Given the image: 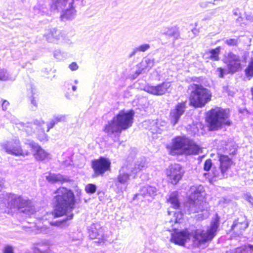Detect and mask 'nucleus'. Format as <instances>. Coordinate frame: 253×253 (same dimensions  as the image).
<instances>
[{
	"label": "nucleus",
	"mask_w": 253,
	"mask_h": 253,
	"mask_svg": "<svg viewBox=\"0 0 253 253\" xmlns=\"http://www.w3.org/2000/svg\"><path fill=\"white\" fill-rule=\"evenodd\" d=\"M190 234L187 230L175 231L171 235V241L175 244L183 246L189 239Z\"/></svg>",
	"instance_id": "obj_20"
},
{
	"label": "nucleus",
	"mask_w": 253,
	"mask_h": 253,
	"mask_svg": "<svg viewBox=\"0 0 253 253\" xmlns=\"http://www.w3.org/2000/svg\"><path fill=\"white\" fill-rule=\"evenodd\" d=\"M220 47H217L215 49H212L207 53L209 57L212 60L216 61L219 59L218 55L220 52Z\"/></svg>",
	"instance_id": "obj_34"
},
{
	"label": "nucleus",
	"mask_w": 253,
	"mask_h": 253,
	"mask_svg": "<svg viewBox=\"0 0 253 253\" xmlns=\"http://www.w3.org/2000/svg\"><path fill=\"white\" fill-rule=\"evenodd\" d=\"M40 232L44 234H49L50 233L51 230L44 225L43 226L40 227Z\"/></svg>",
	"instance_id": "obj_43"
},
{
	"label": "nucleus",
	"mask_w": 253,
	"mask_h": 253,
	"mask_svg": "<svg viewBox=\"0 0 253 253\" xmlns=\"http://www.w3.org/2000/svg\"><path fill=\"white\" fill-rule=\"evenodd\" d=\"M171 155H197L200 150L199 146L184 136H177L172 139V145L169 148Z\"/></svg>",
	"instance_id": "obj_4"
},
{
	"label": "nucleus",
	"mask_w": 253,
	"mask_h": 253,
	"mask_svg": "<svg viewBox=\"0 0 253 253\" xmlns=\"http://www.w3.org/2000/svg\"><path fill=\"white\" fill-rule=\"evenodd\" d=\"M73 1L74 0H52L51 8L58 10H62L67 3L70 6Z\"/></svg>",
	"instance_id": "obj_24"
},
{
	"label": "nucleus",
	"mask_w": 253,
	"mask_h": 253,
	"mask_svg": "<svg viewBox=\"0 0 253 253\" xmlns=\"http://www.w3.org/2000/svg\"><path fill=\"white\" fill-rule=\"evenodd\" d=\"M69 9H67L65 11H63L62 14L61 15V18L62 20L72 19L75 17L76 11L73 7L72 5L71 4Z\"/></svg>",
	"instance_id": "obj_27"
},
{
	"label": "nucleus",
	"mask_w": 253,
	"mask_h": 253,
	"mask_svg": "<svg viewBox=\"0 0 253 253\" xmlns=\"http://www.w3.org/2000/svg\"><path fill=\"white\" fill-rule=\"evenodd\" d=\"M133 116L134 112L132 110L120 111L105 125L104 127V132L114 141H118L122 131L131 126Z\"/></svg>",
	"instance_id": "obj_1"
},
{
	"label": "nucleus",
	"mask_w": 253,
	"mask_h": 253,
	"mask_svg": "<svg viewBox=\"0 0 253 253\" xmlns=\"http://www.w3.org/2000/svg\"><path fill=\"white\" fill-rule=\"evenodd\" d=\"M88 234L90 239H99L103 235V229L99 223L92 224L88 228Z\"/></svg>",
	"instance_id": "obj_23"
},
{
	"label": "nucleus",
	"mask_w": 253,
	"mask_h": 253,
	"mask_svg": "<svg viewBox=\"0 0 253 253\" xmlns=\"http://www.w3.org/2000/svg\"><path fill=\"white\" fill-rule=\"evenodd\" d=\"M30 145L35 151V157L37 160L41 161H48L51 159L49 153L42 149L38 144L31 142Z\"/></svg>",
	"instance_id": "obj_19"
},
{
	"label": "nucleus",
	"mask_w": 253,
	"mask_h": 253,
	"mask_svg": "<svg viewBox=\"0 0 253 253\" xmlns=\"http://www.w3.org/2000/svg\"><path fill=\"white\" fill-rule=\"evenodd\" d=\"M147 167L145 159H141L135 163L124 164L119 170V174L115 182L118 192H122L125 190L130 177H135L137 173L145 169Z\"/></svg>",
	"instance_id": "obj_2"
},
{
	"label": "nucleus",
	"mask_w": 253,
	"mask_h": 253,
	"mask_svg": "<svg viewBox=\"0 0 253 253\" xmlns=\"http://www.w3.org/2000/svg\"><path fill=\"white\" fill-rule=\"evenodd\" d=\"M154 63L155 60L154 59L145 58L139 64V66L140 68L149 71L153 67Z\"/></svg>",
	"instance_id": "obj_31"
},
{
	"label": "nucleus",
	"mask_w": 253,
	"mask_h": 253,
	"mask_svg": "<svg viewBox=\"0 0 253 253\" xmlns=\"http://www.w3.org/2000/svg\"><path fill=\"white\" fill-rule=\"evenodd\" d=\"M253 56L251 57L250 61L248 67L245 69V74L247 76H253V51L252 52Z\"/></svg>",
	"instance_id": "obj_35"
},
{
	"label": "nucleus",
	"mask_w": 253,
	"mask_h": 253,
	"mask_svg": "<svg viewBox=\"0 0 253 253\" xmlns=\"http://www.w3.org/2000/svg\"><path fill=\"white\" fill-rule=\"evenodd\" d=\"M50 224L51 225H55V223H54V224H53V223H52V222H51V223H50Z\"/></svg>",
	"instance_id": "obj_63"
},
{
	"label": "nucleus",
	"mask_w": 253,
	"mask_h": 253,
	"mask_svg": "<svg viewBox=\"0 0 253 253\" xmlns=\"http://www.w3.org/2000/svg\"><path fill=\"white\" fill-rule=\"evenodd\" d=\"M166 174L169 181L172 184H176L182 178L184 171L179 164L170 166L167 170Z\"/></svg>",
	"instance_id": "obj_13"
},
{
	"label": "nucleus",
	"mask_w": 253,
	"mask_h": 253,
	"mask_svg": "<svg viewBox=\"0 0 253 253\" xmlns=\"http://www.w3.org/2000/svg\"><path fill=\"white\" fill-rule=\"evenodd\" d=\"M46 179L49 182L51 183L65 181L63 176L60 174L49 173L48 175L46 176Z\"/></svg>",
	"instance_id": "obj_30"
},
{
	"label": "nucleus",
	"mask_w": 253,
	"mask_h": 253,
	"mask_svg": "<svg viewBox=\"0 0 253 253\" xmlns=\"http://www.w3.org/2000/svg\"><path fill=\"white\" fill-rule=\"evenodd\" d=\"M185 108L186 102H183L178 103L174 109L171 110L169 120L173 126L177 123L180 118L185 112Z\"/></svg>",
	"instance_id": "obj_17"
},
{
	"label": "nucleus",
	"mask_w": 253,
	"mask_h": 253,
	"mask_svg": "<svg viewBox=\"0 0 253 253\" xmlns=\"http://www.w3.org/2000/svg\"><path fill=\"white\" fill-rule=\"evenodd\" d=\"M219 225L218 219L215 218L211 223L210 228L206 231L197 229L191 233L193 245L200 247L203 244L211 241L215 235Z\"/></svg>",
	"instance_id": "obj_8"
},
{
	"label": "nucleus",
	"mask_w": 253,
	"mask_h": 253,
	"mask_svg": "<svg viewBox=\"0 0 253 253\" xmlns=\"http://www.w3.org/2000/svg\"><path fill=\"white\" fill-rule=\"evenodd\" d=\"M9 209V208L7 207V202L6 203L4 202L0 203V212H6Z\"/></svg>",
	"instance_id": "obj_41"
},
{
	"label": "nucleus",
	"mask_w": 253,
	"mask_h": 253,
	"mask_svg": "<svg viewBox=\"0 0 253 253\" xmlns=\"http://www.w3.org/2000/svg\"><path fill=\"white\" fill-rule=\"evenodd\" d=\"M234 152H235V151H234L233 152H231V153H230V154H234Z\"/></svg>",
	"instance_id": "obj_64"
},
{
	"label": "nucleus",
	"mask_w": 253,
	"mask_h": 253,
	"mask_svg": "<svg viewBox=\"0 0 253 253\" xmlns=\"http://www.w3.org/2000/svg\"><path fill=\"white\" fill-rule=\"evenodd\" d=\"M54 122H56V124H57L58 122H64L67 119V115H60L54 116L52 119Z\"/></svg>",
	"instance_id": "obj_38"
},
{
	"label": "nucleus",
	"mask_w": 253,
	"mask_h": 253,
	"mask_svg": "<svg viewBox=\"0 0 253 253\" xmlns=\"http://www.w3.org/2000/svg\"><path fill=\"white\" fill-rule=\"evenodd\" d=\"M246 200L252 205H253V197H252L251 195H247L246 196Z\"/></svg>",
	"instance_id": "obj_54"
},
{
	"label": "nucleus",
	"mask_w": 253,
	"mask_h": 253,
	"mask_svg": "<svg viewBox=\"0 0 253 253\" xmlns=\"http://www.w3.org/2000/svg\"><path fill=\"white\" fill-rule=\"evenodd\" d=\"M150 48V45L148 43H145L139 45L137 47L134 48L132 52L130 53L129 57H131L133 56L136 53L138 52H145Z\"/></svg>",
	"instance_id": "obj_32"
},
{
	"label": "nucleus",
	"mask_w": 253,
	"mask_h": 253,
	"mask_svg": "<svg viewBox=\"0 0 253 253\" xmlns=\"http://www.w3.org/2000/svg\"><path fill=\"white\" fill-rule=\"evenodd\" d=\"M157 193V189L155 187L146 185L141 188L139 195H141L147 200L150 201L154 198Z\"/></svg>",
	"instance_id": "obj_22"
},
{
	"label": "nucleus",
	"mask_w": 253,
	"mask_h": 253,
	"mask_svg": "<svg viewBox=\"0 0 253 253\" xmlns=\"http://www.w3.org/2000/svg\"><path fill=\"white\" fill-rule=\"evenodd\" d=\"M96 186L93 184H88L85 186V191L88 194H93L96 192Z\"/></svg>",
	"instance_id": "obj_37"
},
{
	"label": "nucleus",
	"mask_w": 253,
	"mask_h": 253,
	"mask_svg": "<svg viewBox=\"0 0 253 253\" xmlns=\"http://www.w3.org/2000/svg\"><path fill=\"white\" fill-rule=\"evenodd\" d=\"M2 179H1L0 178V187H1L2 185H3V183L2 182Z\"/></svg>",
	"instance_id": "obj_60"
},
{
	"label": "nucleus",
	"mask_w": 253,
	"mask_h": 253,
	"mask_svg": "<svg viewBox=\"0 0 253 253\" xmlns=\"http://www.w3.org/2000/svg\"><path fill=\"white\" fill-rule=\"evenodd\" d=\"M91 167L94 172L93 177L102 176L107 171L110 169L111 162L108 159L101 157L93 161Z\"/></svg>",
	"instance_id": "obj_10"
},
{
	"label": "nucleus",
	"mask_w": 253,
	"mask_h": 253,
	"mask_svg": "<svg viewBox=\"0 0 253 253\" xmlns=\"http://www.w3.org/2000/svg\"><path fill=\"white\" fill-rule=\"evenodd\" d=\"M207 121L211 130L217 129L222 125H230L228 111L218 107L212 109L208 112Z\"/></svg>",
	"instance_id": "obj_6"
},
{
	"label": "nucleus",
	"mask_w": 253,
	"mask_h": 253,
	"mask_svg": "<svg viewBox=\"0 0 253 253\" xmlns=\"http://www.w3.org/2000/svg\"><path fill=\"white\" fill-rule=\"evenodd\" d=\"M34 11L35 14H42V12L41 10V6L39 5H37L34 7Z\"/></svg>",
	"instance_id": "obj_48"
},
{
	"label": "nucleus",
	"mask_w": 253,
	"mask_h": 253,
	"mask_svg": "<svg viewBox=\"0 0 253 253\" xmlns=\"http://www.w3.org/2000/svg\"><path fill=\"white\" fill-rule=\"evenodd\" d=\"M168 202L171 205V207L174 209H178L180 206V203L178 199V195L176 192H172L169 195Z\"/></svg>",
	"instance_id": "obj_29"
},
{
	"label": "nucleus",
	"mask_w": 253,
	"mask_h": 253,
	"mask_svg": "<svg viewBox=\"0 0 253 253\" xmlns=\"http://www.w3.org/2000/svg\"><path fill=\"white\" fill-rule=\"evenodd\" d=\"M70 87H71L73 91H76L77 89V87L75 84H73L72 83H68L66 84V87L68 90H69Z\"/></svg>",
	"instance_id": "obj_47"
},
{
	"label": "nucleus",
	"mask_w": 253,
	"mask_h": 253,
	"mask_svg": "<svg viewBox=\"0 0 253 253\" xmlns=\"http://www.w3.org/2000/svg\"><path fill=\"white\" fill-rule=\"evenodd\" d=\"M216 72H217L218 75L220 78H223L224 74V71L221 68H218L216 70Z\"/></svg>",
	"instance_id": "obj_51"
},
{
	"label": "nucleus",
	"mask_w": 253,
	"mask_h": 253,
	"mask_svg": "<svg viewBox=\"0 0 253 253\" xmlns=\"http://www.w3.org/2000/svg\"><path fill=\"white\" fill-rule=\"evenodd\" d=\"M44 37L50 42L62 41L65 40V38L63 32L56 28L49 29L46 30L44 34Z\"/></svg>",
	"instance_id": "obj_18"
},
{
	"label": "nucleus",
	"mask_w": 253,
	"mask_h": 253,
	"mask_svg": "<svg viewBox=\"0 0 253 253\" xmlns=\"http://www.w3.org/2000/svg\"><path fill=\"white\" fill-rule=\"evenodd\" d=\"M212 162L211 159L207 160L204 164V169L205 170L209 171L211 168Z\"/></svg>",
	"instance_id": "obj_40"
},
{
	"label": "nucleus",
	"mask_w": 253,
	"mask_h": 253,
	"mask_svg": "<svg viewBox=\"0 0 253 253\" xmlns=\"http://www.w3.org/2000/svg\"><path fill=\"white\" fill-rule=\"evenodd\" d=\"M244 250L247 252H250V253H252L253 252V245H248L244 247Z\"/></svg>",
	"instance_id": "obj_50"
},
{
	"label": "nucleus",
	"mask_w": 253,
	"mask_h": 253,
	"mask_svg": "<svg viewBox=\"0 0 253 253\" xmlns=\"http://www.w3.org/2000/svg\"><path fill=\"white\" fill-rule=\"evenodd\" d=\"M199 32V29L195 28L191 30V34H190L189 35V38H193L194 37H195L196 35L198 34Z\"/></svg>",
	"instance_id": "obj_45"
},
{
	"label": "nucleus",
	"mask_w": 253,
	"mask_h": 253,
	"mask_svg": "<svg viewBox=\"0 0 253 253\" xmlns=\"http://www.w3.org/2000/svg\"><path fill=\"white\" fill-rule=\"evenodd\" d=\"M7 207L9 209L18 210L20 212L28 216L33 214L35 212V208L31 203L21 196L12 194L6 195Z\"/></svg>",
	"instance_id": "obj_7"
},
{
	"label": "nucleus",
	"mask_w": 253,
	"mask_h": 253,
	"mask_svg": "<svg viewBox=\"0 0 253 253\" xmlns=\"http://www.w3.org/2000/svg\"><path fill=\"white\" fill-rule=\"evenodd\" d=\"M225 42L229 45H236L238 43V41L236 39H230L226 40Z\"/></svg>",
	"instance_id": "obj_42"
},
{
	"label": "nucleus",
	"mask_w": 253,
	"mask_h": 253,
	"mask_svg": "<svg viewBox=\"0 0 253 253\" xmlns=\"http://www.w3.org/2000/svg\"><path fill=\"white\" fill-rule=\"evenodd\" d=\"M55 194V204L53 211L55 216H61L72 211L76 203L73 192L70 189L60 187Z\"/></svg>",
	"instance_id": "obj_3"
},
{
	"label": "nucleus",
	"mask_w": 253,
	"mask_h": 253,
	"mask_svg": "<svg viewBox=\"0 0 253 253\" xmlns=\"http://www.w3.org/2000/svg\"><path fill=\"white\" fill-rule=\"evenodd\" d=\"M69 68L71 71H76L78 69L79 66L76 62H73L69 65Z\"/></svg>",
	"instance_id": "obj_44"
},
{
	"label": "nucleus",
	"mask_w": 253,
	"mask_h": 253,
	"mask_svg": "<svg viewBox=\"0 0 253 253\" xmlns=\"http://www.w3.org/2000/svg\"><path fill=\"white\" fill-rule=\"evenodd\" d=\"M191 87L193 90L189 98L190 105L196 108H201L211 101L212 95L209 89L195 84H192Z\"/></svg>",
	"instance_id": "obj_5"
},
{
	"label": "nucleus",
	"mask_w": 253,
	"mask_h": 253,
	"mask_svg": "<svg viewBox=\"0 0 253 253\" xmlns=\"http://www.w3.org/2000/svg\"><path fill=\"white\" fill-rule=\"evenodd\" d=\"M161 33L168 38H172L173 42L180 38V31L177 26L164 27Z\"/></svg>",
	"instance_id": "obj_21"
},
{
	"label": "nucleus",
	"mask_w": 253,
	"mask_h": 253,
	"mask_svg": "<svg viewBox=\"0 0 253 253\" xmlns=\"http://www.w3.org/2000/svg\"><path fill=\"white\" fill-rule=\"evenodd\" d=\"M138 69L137 70H136L135 72L136 77L138 76L141 73V72L143 70H144V69H142L141 68H140L139 64L138 65Z\"/></svg>",
	"instance_id": "obj_55"
},
{
	"label": "nucleus",
	"mask_w": 253,
	"mask_h": 253,
	"mask_svg": "<svg viewBox=\"0 0 253 253\" xmlns=\"http://www.w3.org/2000/svg\"><path fill=\"white\" fill-rule=\"evenodd\" d=\"M55 124H56V122H54V121L53 119H52V120L50 121V122H49L48 124H47V132H48V131H49V130H50L51 128H52V127L55 126Z\"/></svg>",
	"instance_id": "obj_49"
},
{
	"label": "nucleus",
	"mask_w": 253,
	"mask_h": 253,
	"mask_svg": "<svg viewBox=\"0 0 253 253\" xmlns=\"http://www.w3.org/2000/svg\"><path fill=\"white\" fill-rule=\"evenodd\" d=\"M224 62L227 64L230 73H234L241 69V60L240 56L232 52L228 54Z\"/></svg>",
	"instance_id": "obj_15"
},
{
	"label": "nucleus",
	"mask_w": 253,
	"mask_h": 253,
	"mask_svg": "<svg viewBox=\"0 0 253 253\" xmlns=\"http://www.w3.org/2000/svg\"><path fill=\"white\" fill-rule=\"evenodd\" d=\"M9 105V103L7 100H3L2 103V110L5 111L7 110L8 106Z\"/></svg>",
	"instance_id": "obj_52"
},
{
	"label": "nucleus",
	"mask_w": 253,
	"mask_h": 253,
	"mask_svg": "<svg viewBox=\"0 0 253 253\" xmlns=\"http://www.w3.org/2000/svg\"><path fill=\"white\" fill-rule=\"evenodd\" d=\"M65 97L68 99H71L72 98V95H71L68 92L66 93Z\"/></svg>",
	"instance_id": "obj_56"
},
{
	"label": "nucleus",
	"mask_w": 253,
	"mask_h": 253,
	"mask_svg": "<svg viewBox=\"0 0 253 253\" xmlns=\"http://www.w3.org/2000/svg\"><path fill=\"white\" fill-rule=\"evenodd\" d=\"M34 253H42V252L38 248H35L34 249Z\"/></svg>",
	"instance_id": "obj_58"
},
{
	"label": "nucleus",
	"mask_w": 253,
	"mask_h": 253,
	"mask_svg": "<svg viewBox=\"0 0 253 253\" xmlns=\"http://www.w3.org/2000/svg\"><path fill=\"white\" fill-rule=\"evenodd\" d=\"M16 76L12 75L5 69L0 68V80L2 81H13Z\"/></svg>",
	"instance_id": "obj_28"
},
{
	"label": "nucleus",
	"mask_w": 253,
	"mask_h": 253,
	"mask_svg": "<svg viewBox=\"0 0 253 253\" xmlns=\"http://www.w3.org/2000/svg\"><path fill=\"white\" fill-rule=\"evenodd\" d=\"M74 84H78L79 83V81H78V80H75L74 81Z\"/></svg>",
	"instance_id": "obj_61"
},
{
	"label": "nucleus",
	"mask_w": 253,
	"mask_h": 253,
	"mask_svg": "<svg viewBox=\"0 0 253 253\" xmlns=\"http://www.w3.org/2000/svg\"><path fill=\"white\" fill-rule=\"evenodd\" d=\"M3 253H13L12 248L10 246L6 247Z\"/></svg>",
	"instance_id": "obj_53"
},
{
	"label": "nucleus",
	"mask_w": 253,
	"mask_h": 253,
	"mask_svg": "<svg viewBox=\"0 0 253 253\" xmlns=\"http://www.w3.org/2000/svg\"><path fill=\"white\" fill-rule=\"evenodd\" d=\"M73 213H71L67 217L66 220H71V219H72L73 218Z\"/></svg>",
	"instance_id": "obj_57"
},
{
	"label": "nucleus",
	"mask_w": 253,
	"mask_h": 253,
	"mask_svg": "<svg viewBox=\"0 0 253 253\" xmlns=\"http://www.w3.org/2000/svg\"><path fill=\"white\" fill-rule=\"evenodd\" d=\"M77 196H79L81 194V190H78L77 191Z\"/></svg>",
	"instance_id": "obj_59"
},
{
	"label": "nucleus",
	"mask_w": 253,
	"mask_h": 253,
	"mask_svg": "<svg viewBox=\"0 0 253 253\" xmlns=\"http://www.w3.org/2000/svg\"><path fill=\"white\" fill-rule=\"evenodd\" d=\"M233 13L235 15H238L237 10H234L233 11Z\"/></svg>",
	"instance_id": "obj_62"
},
{
	"label": "nucleus",
	"mask_w": 253,
	"mask_h": 253,
	"mask_svg": "<svg viewBox=\"0 0 253 253\" xmlns=\"http://www.w3.org/2000/svg\"><path fill=\"white\" fill-rule=\"evenodd\" d=\"M13 123L18 126V128L24 130L28 135H32L34 133L37 126H42L44 124V121L42 120H36L33 123H27L26 124L18 122V121L16 120Z\"/></svg>",
	"instance_id": "obj_16"
},
{
	"label": "nucleus",
	"mask_w": 253,
	"mask_h": 253,
	"mask_svg": "<svg viewBox=\"0 0 253 253\" xmlns=\"http://www.w3.org/2000/svg\"><path fill=\"white\" fill-rule=\"evenodd\" d=\"M220 166L218 168L214 167L212 171L213 176L219 179H222L227 175V172L230 168L232 161L228 156L220 155L219 156Z\"/></svg>",
	"instance_id": "obj_9"
},
{
	"label": "nucleus",
	"mask_w": 253,
	"mask_h": 253,
	"mask_svg": "<svg viewBox=\"0 0 253 253\" xmlns=\"http://www.w3.org/2000/svg\"><path fill=\"white\" fill-rule=\"evenodd\" d=\"M155 128H152L153 133H161L166 128V122L162 121H158L155 123Z\"/></svg>",
	"instance_id": "obj_33"
},
{
	"label": "nucleus",
	"mask_w": 253,
	"mask_h": 253,
	"mask_svg": "<svg viewBox=\"0 0 253 253\" xmlns=\"http://www.w3.org/2000/svg\"><path fill=\"white\" fill-rule=\"evenodd\" d=\"M53 56L56 59L62 60L66 58V54L65 52H62L60 50H55L54 52Z\"/></svg>",
	"instance_id": "obj_36"
},
{
	"label": "nucleus",
	"mask_w": 253,
	"mask_h": 253,
	"mask_svg": "<svg viewBox=\"0 0 253 253\" xmlns=\"http://www.w3.org/2000/svg\"><path fill=\"white\" fill-rule=\"evenodd\" d=\"M171 82H164L157 85H147L144 89L151 94L161 96L169 92L171 90Z\"/></svg>",
	"instance_id": "obj_14"
},
{
	"label": "nucleus",
	"mask_w": 253,
	"mask_h": 253,
	"mask_svg": "<svg viewBox=\"0 0 253 253\" xmlns=\"http://www.w3.org/2000/svg\"><path fill=\"white\" fill-rule=\"evenodd\" d=\"M38 138L40 141L46 142L48 140V136L45 133L43 130L42 131V132L38 134Z\"/></svg>",
	"instance_id": "obj_39"
},
{
	"label": "nucleus",
	"mask_w": 253,
	"mask_h": 253,
	"mask_svg": "<svg viewBox=\"0 0 253 253\" xmlns=\"http://www.w3.org/2000/svg\"><path fill=\"white\" fill-rule=\"evenodd\" d=\"M203 189V187L201 185L193 186L191 188V192L193 193L194 198L197 197V199L195 200H189L188 202L187 206L189 213L198 212L204 210L203 202L198 199L199 196Z\"/></svg>",
	"instance_id": "obj_11"
},
{
	"label": "nucleus",
	"mask_w": 253,
	"mask_h": 253,
	"mask_svg": "<svg viewBox=\"0 0 253 253\" xmlns=\"http://www.w3.org/2000/svg\"><path fill=\"white\" fill-rule=\"evenodd\" d=\"M28 89L30 90L29 97L31 103L36 108L38 107V94L36 88L34 85L30 84Z\"/></svg>",
	"instance_id": "obj_26"
},
{
	"label": "nucleus",
	"mask_w": 253,
	"mask_h": 253,
	"mask_svg": "<svg viewBox=\"0 0 253 253\" xmlns=\"http://www.w3.org/2000/svg\"><path fill=\"white\" fill-rule=\"evenodd\" d=\"M1 146L8 154L18 156H23L25 154L21 148L20 141L17 138L1 143Z\"/></svg>",
	"instance_id": "obj_12"
},
{
	"label": "nucleus",
	"mask_w": 253,
	"mask_h": 253,
	"mask_svg": "<svg viewBox=\"0 0 253 253\" xmlns=\"http://www.w3.org/2000/svg\"><path fill=\"white\" fill-rule=\"evenodd\" d=\"M248 226V223L245 221L239 222L238 220L235 221L232 225V230L238 235H240Z\"/></svg>",
	"instance_id": "obj_25"
},
{
	"label": "nucleus",
	"mask_w": 253,
	"mask_h": 253,
	"mask_svg": "<svg viewBox=\"0 0 253 253\" xmlns=\"http://www.w3.org/2000/svg\"><path fill=\"white\" fill-rule=\"evenodd\" d=\"M174 216H175V222H180V220L182 217V214L181 212H174Z\"/></svg>",
	"instance_id": "obj_46"
}]
</instances>
